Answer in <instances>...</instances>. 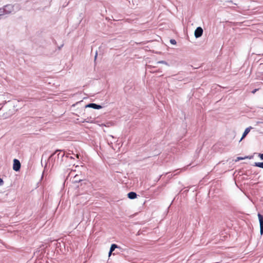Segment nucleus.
Segmentation results:
<instances>
[{"label":"nucleus","instance_id":"1","mask_svg":"<svg viewBox=\"0 0 263 263\" xmlns=\"http://www.w3.org/2000/svg\"><path fill=\"white\" fill-rule=\"evenodd\" d=\"M258 217L260 225V233L261 235L263 234V216L260 214H258Z\"/></svg>","mask_w":263,"mask_h":263},{"label":"nucleus","instance_id":"2","mask_svg":"<svg viewBox=\"0 0 263 263\" xmlns=\"http://www.w3.org/2000/svg\"><path fill=\"white\" fill-rule=\"evenodd\" d=\"M21 167V163L17 159H14L13 168L15 171H18Z\"/></svg>","mask_w":263,"mask_h":263},{"label":"nucleus","instance_id":"3","mask_svg":"<svg viewBox=\"0 0 263 263\" xmlns=\"http://www.w3.org/2000/svg\"><path fill=\"white\" fill-rule=\"evenodd\" d=\"M203 33V29L199 27L196 28L194 32V35L196 38L200 37Z\"/></svg>","mask_w":263,"mask_h":263},{"label":"nucleus","instance_id":"4","mask_svg":"<svg viewBox=\"0 0 263 263\" xmlns=\"http://www.w3.org/2000/svg\"><path fill=\"white\" fill-rule=\"evenodd\" d=\"M13 10V7L11 5H7L5 6L3 11H2L3 14L4 13L9 14Z\"/></svg>","mask_w":263,"mask_h":263},{"label":"nucleus","instance_id":"5","mask_svg":"<svg viewBox=\"0 0 263 263\" xmlns=\"http://www.w3.org/2000/svg\"><path fill=\"white\" fill-rule=\"evenodd\" d=\"M85 107H86L92 108L97 109H101V108H102V107L101 105H97V104H95V103L88 104L87 105H86Z\"/></svg>","mask_w":263,"mask_h":263},{"label":"nucleus","instance_id":"6","mask_svg":"<svg viewBox=\"0 0 263 263\" xmlns=\"http://www.w3.org/2000/svg\"><path fill=\"white\" fill-rule=\"evenodd\" d=\"M252 128V127L251 126H250L249 127H247L244 133H243L242 134V137L240 140V141H241L243 139H244L246 136L248 135V134L250 132V130Z\"/></svg>","mask_w":263,"mask_h":263},{"label":"nucleus","instance_id":"7","mask_svg":"<svg viewBox=\"0 0 263 263\" xmlns=\"http://www.w3.org/2000/svg\"><path fill=\"white\" fill-rule=\"evenodd\" d=\"M127 196L129 198L131 199H135L137 197V194L135 192H129L127 194Z\"/></svg>","mask_w":263,"mask_h":263},{"label":"nucleus","instance_id":"8","mask_svg":"<svg viewBox=\"0 0 263 263\" xmlns=\"http://www.w3.org/2000/svg\"><path fill=\"white\" fill-rule=\"evenodd\" d=\"M81 181H82V180L81 179H80L79 178V176L78 175H76L73 179H72V182L74 183H78V182H80Z\"/></svg>","mask_w":263,"mask_h":263},{"label":"nucleus","instance_id":"9","mask_svg":"<svg viewBox=\"0 0 263 263\" xmlns=\"http://www.w3.org/2000/svg\"><path fill=\"white\" fill-rule=\"evenodd\" d=\"M118 247L117 245H115V244H112L111 245V247H110V251H109V256H110L111 253L115 250V249L116 248H117Z\"/></svg>","mask_w":263,"mask_h":263},{"label":"nucleus","instance_id":"10","mask_svg":"<svg viewBox=\"0 0 263 263\" xmlns=\"http://www.w3.org/2000/svg\"><path fill=\"white\" fill-rule=\"evenodd\" d=\"M254 166L263 168V162H255Z\"/></svg>","mask_w":263,"mask_h":263},{"label":"nucleus","instance_id":"11","mask_svg":"<svg viewBox=\"0 0 263 263\" xmlns=\"http://www.w3.org/2000/svg\"><path fill=\"white\" fill-rule=\"evenodd\" d=\"M90 122V123H93V122L92 121H90V120L88 119V118L87 119H85L83 121H82V123H84V122Z\"/></svg>","mask_w":263,"mask_h":263},{"label":"nucleus","instance_id":"12","mask_svg":"<svg viewBox=\"0 0 263 263\" xmlns=\"http://www.w3.org/2000/svg\"><path fill=\"white\" fill-rule=\"evenodd\" d=\"M170 42L172 44L176 45V41L174 39H171L170 40Z\"/></svg>","mask_w":263,"mask_h":263},{"label":"nucleus","instance_id":"13","mask_svg":"<svg viewBox=\"0 0 263 263\" xmlns=\"http://www.w3.org/2000/svg\"><path fill=\"white\" fill-rule=\"evenodd\" d=\"M158 63H161V64H164L167 65V63L166 62H165L164 61H159V62H158Z\"/></svg>","mask_w":263,"mask_h":263},{"label":"nucleus","instance_id":"14","mask_svg":"<svg viewBox=\"0 0 263 263\" xmlns=\"http://www.w3.org/2000/svg\"><path fill=\"white\" fill-rule=\"evenodd\" d=\"M258 157L260 158L261 160H263V154H259Z\"/></svg>","mask_w":263,"mask_h":263},{"label":"nucleus","instance_id":"15","mask_svg":"<svg viewBox=\"0 0 263 263\" xmlns=\"http://www.w3.org/2000/svg\"><path fill=\"white\" fill-rule=\"evenodd\" d=\"M3 180L0 178V185H2L3 184Z\"/></svg>","mask_w":263,"mask_h":263},{"label":"nucleus","instance_id":"16","mask_svg":"<svg viewBox=\"0 0 263 263\" xmlns=\"http://www.w3.org/2000/svg\"><path fill=\"white\" fill-rule=\"evenodd\" d=\"M244 158H242V157H238L237 158V160H242Z\"/></svg>","mask_w":263,"mask_h":263},{"label":"nucleus","instance_id":"17","mask_svg":"<svg viewBox=\"0 0 263 263\" xmlns=\"http://www.w3.org/2000/svg\"><path fill=\"white\" fill-rule=\"evenodd\" d=\"M257 90V89H254L253 91H252V93H255Z\"/></svg>","mask_w":263,"mask_h":263},{"label":"nucleus","instance_id":"18","mask_svg":"<svg viewBox=\"0 0 263 263\" xmlns=\"http://www.w3.org/2000/svg\"><path fill=\"white\" fill-rule=\"evenodd\" d=\"M79 156H80V155H79V154H77L76 155V157H77V158H79Z\"/></svg>","mask_w":263,"mask_h":263},{"label":"nucleus","instance_id":"19","mask_svg":"<svg viewBox=\"0 0 263 263\" xmlns=\"http://www.w3.org/2000/svg\"><path fill=\"white\" fill-rule=\"evenodd\" d=\"M3 14L2 13V10L0 9V15H2Z\"/></svg>","mask_w":263,"mask_h":263},{"label":"nucleus","instance_id":"20","mask_svg":"<svg viewBox=\"0 0 263 263\" xmlns=\"http://www.w3.org/2000/svg\"><path fill=\"white\" fill-rule=\"evenodd\" d=\"M3 14L2 13V10L0 9V15H2Z\"/></svg>","mask_w":263,"mask_h":263},{"label":"nucleus","instance_id":"21","mask_svg":"<svg viewBox=\"0 0 263 263\" xmlns=\"http://www.w3.org/2000/svg\"><path fill=\"white\" fill-rule=\"evenodd\" d=\"M97 57V52H96V55H95V60L96 59Z\"/></svg>","mask_w":263,"mask_h":263}]
</instances>
